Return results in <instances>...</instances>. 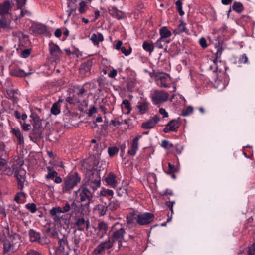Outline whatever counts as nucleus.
<instances>
[{
    "instance_id": "nucleus-1",
    "label": "nucleus",
    "mask_w": 255,
    "mask_h": 255,
    "mask_svg": "<svg viewBox=\"0 0 255 255\" xmlns=\"http://www.w3.org/2000/svg\"><path fill=\"white\" fill-rule=\"evenodd\" d=\"M85 180L84 184L75 193L81 202L88 201L86 204L81 205L80 207L86 208L89 211V204L92 201L93 193L100 186L99 172L96 169H87Z\"/></svg>"
},
{
    "instance_id": "nucleus-2",
    "label": "nucleus",
    "mask_w": 255,
    "mask_h": 255,
    "mask_svg": "<svg viewBox=\"0 0 255 255\" xmlns=\"http://www.w3.org/2000/svg\"><path fill=\"white\" fill-rule=\"evenodd\" d=\"M15 171V177L18 182V188L22 190L24 187V183L25 181L26 171L21 167L15 168L13 165H8V160L0 157V174L11 176Z\"/></svg>"
},
{
    "instance_id": "nucleus-3",
    "label": "nucleus",
    "mask_w": 255,
    "mask_h": 255,
    "mask_svg": "<svg viewBox=\"0 0 255 255\" xmlns=\"http://www.w3.org/2000/svg\"><path fill=\"white\" fill-rule=\"evenodd\" d=\"M125 227V224L117 222L111 228V238L114 242H118L119 248L122 246V242L125 241L124 239L126 233Z\"/></svg>"
},
{
    "instance_id": "nucleus-4",
    "label": "nucleus",
    "mask_w": 255,
    "mask_h": 255,
    "mask_svg": "<svg viewBox=\"0 0 255 255\" xmlns=\"http://www.w3.org/2000/svg\"><path fill=\"white\" fill-rule=\"evenodd\" d=\"M81 181V177L77 173L69 175L64 180L62 185V191L64 193H70L71 190Z\"/></svg>"
},
{
    "instance_id": "nucleus-5",
    "label": "nucleus",
    "mask_w": 255,
    "mask_h": 255,
    "mask_svg": "<svg viewBox=\"0 0 255 255\" xmlns=\"http://www.w3.org/2000/svg\"><path fill=\"white\" fill-rule=\"evenodd\" d=\"M19 236L17 234H14L13 236H9L3 244L4 252H15L19 247Z\"/></svg>"
},
{
    "instance_id": "nucleus-6",
    "label": "nucleus",
    "mask_w": 255,
    "mask_h": 255,
    "mask_svg": "<svg viewBox=\"0 0 255 255\" xmlns=\"http://www.w3.org/2000/svg\"><path fill=\"white\" fill-rule=\"evenodd\" d=\"M154 218V216L152 213L145 212L136 214L135 220L138 224L140 225H145L151 223Z\"/></svg>"
},
{
    "instance_id": "nucleus-7",
    "label": "nucleus",
    "mask_w": 255,
    "mask_h": 255,
    "mask_svg": "<svg viewBox=\"0 0 255 255\" xmlns=\"http://www.w3.org/2000/svg\"><path fill=\"white\" fill-rule=\"evenodd\" d=\"M151 97L155 104H158L166 101L168 99L169 94L163 91L156 90L151 94Z\"/></svg>"
},
{
    "instance_id": "nucleus-8",
    "label": "nucleus",
    "mask_w": 255,
    "mask_h": 255,
    "mask_svg": "<svg viewBox=\"0 0 255 255\" xmlns=\"http://www.w3.org/2000/svg\"><path fill=\"white\" fill-rule=\"evenodd\" d=\"M155 81L158 86L167 87L170 83V77L167 74H159L156 76Z\"/></svg>"
},
{
    "instance_id": "nucleus-9",
    "label": "nucleus",
    "mask_w": 255,
    "mask_h": 255,
    "mask_svg": "<svg viewBox=\"0 0 255 255\" xmlns=\"http://www.w3.org/2000/svg\"><path fill=\"white\" fill-rule=\"evenodd\" d=\"M114 242L112 239L108 238L107 240L98 245L95 249L94 252L97 254H100L105 250L111 248L113 246Z\"/></svg>"
},
{
    "instance_id": "nucleus-10",
    "label": "nucleus",
    "mask_w": 255,
    "mask_h": 255,
    "mask_svg": "<svg viewBox=\"0 0 255 255\" xmlns=\"http://www.w3.org/2000/svg\"><path fill=\"white\" fill-rule=\"evenodd\" d=\"M142 137V135H137L132 141L131 146L128 151V154L134 156L138 149V141Z\"/></svg>"
},
{
    "instance_id": "nucleus-11",
    "label": "nucleus",
    "mask_w": 255,
    "mask_h": 255,
    "mask_svg": "<svg viewBox=\"0 0 255 255\" xmlns=\"http://www.w3.org/2000/svg\"><path fill=\"white\" fill-rule=\"evenodd\" d=\"M160 118L155 115L146 122L142 124L141 127L144 129H151L154 127L156 124L159 121Z\"/></svg>"
},
{
    "instance_id": "nucleus-12",
    "label": "nucleus",
    "mask_w": 255,
    "mask_h": 255,
    "mask_svg": "<svg viewBox=\"0 0 255 255\" xmlns=\"http://www.w3.org/2000/svg\"><path fill=\"white\" fill-rule=\"evenodd\" d=\"M75 225L79 231H84L85 228L89 229L90 222L89 220L86 221L83 217L77 218L75 222Z\"/></svg>"
},
{
    "instance_id": "nucleus-13",
    "label": "nucleus",
    "mask_w": 255,
    "mask_h": 255,
    "mask_svg": "<svg viewBox=\"0 0 255 255\" xmlns=\"http://www.w3.org/2000/svg\"><path fill=\"white\" fill-rule=\"evenodd\" d=\"M49 50L50 54L55 59H57L62 53L59 46L53 42L49 43Z\"/></svg>"
},
{
    "instance_id": "nucleus-14",
    "label": "nucleus",
    "mask_w": 255,
    "mask_h": 255,
    "mask_svg": "<svg viewBox=\"0 0 255 255\" xmlns=\"http://www.w3.org/2000/svg\"><path fill=\"white\" fill-rule=\"evenodd\" d=\"M71 207H75L74 211H73V213L75 214H79V213L81 214H84L83 211H80V207L77 206L75 202H73L71 205L69 203H66L62 207V211L64 213H67L70 210Z\"/></svg>"
},
{
    "instance_id": "nucleus-15",
    "label": "nucleus",
    "mask_w": 255,
    "mask_h": 255,
    "mask_svg": "<svg viewBox=\"0 0 255 255\" xmlns=\"http://www.w3.org/2000/svg\"><path fill=\"white\" fill-rule=\"evenodd\" d=\"M179 124L178 121L176 120H172L166 125L164 129V132L167 133L170 131H176L179 128Z\"/></svg>"
},
{
    "instance_id": "nucleus-16",
    "label": "nucleus",
    "mask_w": 255,
    "mask_h": 255,
    "mask_svg": "<svg viewBox=\"0 0 255 255\" xmlns=\"http://www.w3.org/2000/svg\"><path fill=\"white\" fill-rule=\"evenodd\" d=\"M222 53V48H219L216 53V58L214 60V65L216 66V70H219L221 71L222 69L220 67V66L222 65L224 66V63L221 61L219 60L218 59L220 58Z\"/></svg>"
},
{
    "instance_id": "nucleus-17",
    "label": "nucleus",
    "mask_w": 255,
    "mask_h": 255,
    "mask_svg": "<svg viewBox=\"0 0 255 255\" xmlns=\"http://www.w3.org/2000/svg\"><path fill=\"white\" fill-rule=\"evenodd\" d=\"M11 9V5L9 1H5L0 3V14L1 15L9 13Z\"/></svg>"
},
{
    "instance_id": "nucleus-18",
    "label": "nucleus",
    "mask_w": 255,
    "mask_h": 255,
    "mask_svg": "<svg viewBox=\"0 0 255 255\" xmlns=\"http://www.w3.org/2000/svg\"><path fill=\"white\" fill-rule=\"evenodd\" d=\"M45 178L46 180H54L56 184H60L62 182V178L58 176V173L55 171L48 172Z\"/></svg>"
},
{
    "instance_id": "nucleus-19",
    "label": "nucleus",
    "mask_w": 255,
    "mask_h": 255,
    "mask_svg": "<svg viewBox=\"0 0 255 255\" xmlns=\"http://www.w3.org/2000/svg\"><path fill=\"white\" fill-rule=\"evenodd\" d=\"M123 42L121 40H119L117 42L116 44L115 45V48L117 50H121L122 53L124 54L125 56H127L130 55L131 53V48L129 47L128 49H126V48L122 46Z\"/></svg>"
},
{
    "instance_id": "nucleus-20",
    "label": "nucleus",
    "mask_w": 255,
    "mask_h": 255,
    "mask_svg": "<svg viewBox=\"0 0 255 255\" xmlns=\"http://www.w3.org/2000/svg\"><path fill=\"white\" fill-rule=\"evenodd\" d=\"M116 178V176L113 173H110L106 178V182L111 187L115 188L117 184Z\"/></svg>"
},
{
    "instance_id": "nucleus-21",
    "label": "nucleus",
    "mask_w": 255,
    "mask_h": 255,
    "mask_svg": "<svg viewBox=\"0 0 255 255\" xmlns=\"http://www.w3.org/2000/svg\"><path fill=\"white\" fill-rule=\"evenodd\" d=\"M91 40L94 43V45L98 46L100 42H102L104 40L103 35L100 33L97 34L93 33L90 38Z\"/></svg>"
},
{
    "instance_id": "nucleus-22",
    "label": "nucleus",
    "mask_w": 255,
    "mask_h": 255,
    "mask_svg": "<svg viewBox=\"0 0 255 255\" xmlns=\"http://www.w3.org/2000/svg\"><path fill=\"white\" fill-rule=\"evenodd\" d=\"M11 132L17 137L19 144L24 143L23 136L19 129L15 128H12Z\"/></svg>"
},
{
    "instance_id": "nucleus-23",
    "label": "nucleus",
    "mask_w": 255,
    "mask_h": 255,
    "mask_svg": "<svg viewBox=\"0 0 255 255\" xmlns=\"http://www.w3.org/2000/svg\"><path fill=\"white\" fill-rule=\"evenodd\" d=\"M29 235L30 240L32 242H37L40 238V234L39 232L35 231L33 229H30L29 231Z\"/></svg>"
},
{
    "instance_id": "nucleus-24",
    "label": "nucleus",
    "mask_w": 255,
    "mask_h": 255,
    "mask_svg": "<svg viewBox=\"0 0 255 255\" xmlns=\"http://www.w3.org/2000/svg\"><path fill=\"white\" fill-rule=\"evenodd\" d=\"M159 33L160 37L164 39H168L167 38L172 35L171 32L166 27H161L160 29Z\"/></svg>"
},
{
    "instance_id": "nucleus-25",
    "label": "nucleus",
    "mask_w": 255,
    "mask_h": 255,
    "mask_svg": "<svg viewBox=\"0 0 255 255\" xmlns=\"http://www.w3.org/2000/svg\"><path fill=\"white\" fill-rule=\"evenodd\" d=\"M148 107V103L146 102H139L136 106L138 112L140 114H143L146 113Z\"/></svg>"
},
{
    "instance_id": "nucleus-26",
    "label": "nucleus",
    "mask_w": 255,
    "mask_h": 255,
    "mask_svg": "<svg viewBox=\"0 0 255 255\" xmlns=\"http://www.w3.org/2000/svg\"><path fill=\"white\" fill-rule=\"evenodd\" d=\"M109 11L110 15L118 19H121L123 17V13L115 7H111Z\"/></svg>"
},
{
    "instance_id": "nucleus-27",
    "label": "nucleus",
    "mask_w": 255,
    "mask_h": 255,
    "mask_svg": "<svg viewBox=\"0 0 255 255\" xmlns=\"http://www.w3.org/2000/svg\"><path fill=\"white\" fill-rule=\"evenodd\" d=\"M119 207V203L117 200L111 199L110 202L107 206L108 210L114 211L117 210Z\"/></svg>"
},
{
    "instance_id": "nucleus-28",
    "label": "nucleus",
    "mask_w": 255,
    "mask_h": 255,
    "mask_svg": "<svg viewBox=\"0 0 255 255\" xmlns=\"http://www.w3.org/2000/svg\"><path fill=\"white\" fill-rule=\"evenodd\" d=\"M171 42V40L164 39L160 37L155 43V46L159 49H162L164 45Z\"/></svg>"
},
{
    "instance_id": "nucleus-29",
    "label": "nucleus",
    "mask_w": 255,
    "mask_h": 255,
    "mask_svg": "<svg viewBox=\"0 0 255 255\" xmlns=\"http://www.w3.org/2000/svg\"><path fill=\"white\" fill-rule=\"evenodd\" d=\"M95 210L98 212V214L101 216L106 214L107 211H108L107 206L105 207L102 204L98 205L96 207Z\"/></svg>"
},
{
    "instance_id": "nucleus-30",
    "label": "nucleus",
    "mask_w": 255,
    "mask_h": 255,
    "mask_svg": "<svg viewBox=\"0 0 255 255\" xmlns=\"http://www.w3.org/2000/svg\"><path fill=\"white\" fill-rule=\"evenodd\" d=\"M52 217H53V221L56 223H59L60 222L61 220H64L65 219L64 223L66 225H69V221L67 220L65 217L66 216V215H62L61 217L58 216L57 214L56 215H51Z\"/></svg>"
},
{
    "instance_id": "nucleus-31",
    "label": "nucleus",
    "mask_w": 255,
    "mask_h": 255,
    "mask_svg": "<svg viewBox=\"0 0 255 255\" xmlns=\"http://www.w3.org/2000/svg\"><path fill=\"white\" fill-rule=\"evenodd\" d=\"M185 25L186 24L184 22H181V23L178 25V27L174 30L173 32L174 34L176 35L180 34L183 32H187Z\"/></svg>"
},
{
    "instance_id": "nucleus-32",
    "label": "nucleus",
    "mask_w": 255,
    "mask_h": 255,
    "mask_svg": "<svg viewBox=\"0 0 255 255\" xmlns=\"http://www.w3.org/2000/svg\"><path fill=\"white\" fill-rule=\"evenodd\" d=\"M121 106L123 110H124V109L126 110L125 112L126 114H128L130 112L131 108L128 100H124L122 103Z\"/></svg>"
},
{
    "instance_id": "nucleus-33",
    "label": "nucleus",
    "mask_w": 255,
    "mask_h": 255,
    "mask_svg": "<svg viewBox=\"0 0 255 255\" xmlns=\"http://www.w3.org/2000/svg\"><path fill=\"white\" fill-rule=\"evenodd\" d=\"M232 8L234 11L240 13L243 10L244 7L241 2H235L233 5Z\"/></svg>"
},
{
    "instance_id": "nucleus-34",
    "label": "nucleus",
    "mask_w": 255,
    "mask_h": 255,
    "mask_svg": "<svg viewBox=\"0 0 255 255\" xmlns=\"http://www.w3.org/2000/svg\"><path fill=\"white\" fill-rule=\"evenodd\" d=\"M0 28L3 29L10 28L9 23L4 17L2 16L0 18Z\"/></svg>"
},
{
    "instance_id": "nucleus-35",
    "label": "nucleus",
    "mask_w": 255,
    "mask_h": 255,
    "mask_svg": "<svg viewBox=\"0 0 255 255\" xmlns=\"http://www.w3.org/2000/svg\"><path fill=\"white\" fill-rule=\"evenodd\" d=\"M97 228L98 230L100 232H101L102 234L103 235L106 233L108 229V227L107 225L105 222H101L99 223Z\"/></svg>"
},
{
    "instance_id": "nucleus-36",
    "label": "nucleus",
    "mask_w": 255,
    "mask_h": 255,
    "mask_svg": "<svg viewBox=\"0 0 255 255\" xmlns=\"http://www.w3.org/2000/svg\"><path fill=\"white\" fill-rule=\"evenodd\" d=\"M31 74V72L26 73V72H25L22 70H15L11 72V74L12 75H14V76H17V77H23V76H26L27 75H30Z\"/></svg>"
},
{
    "instance_id": "nucleus-37",
    "label": "nucleus",
    "mask_w": 255,
    "mask_h": 255,
    "mask_svg": "<svg viewBox=\"0 0 255 255\" xmlns=\"http://www.w3.org/2000/svg\"><path fill=\"white\" fill-rule=\"evenodd\" d=\"M62 213H64L62 211V208L59 206L54 207L49 211L50 215H56V214Z\"/></svg>"
},
{
    "instance_id": "nucleus-38",
    "label": "nucleus",
    "mask_w": 255,
    "mask_h": 255,
    "mask_svg": "<svg viewBox=\"0 0 255 255\" xmlns=\"http://www.w3.org/2000/svg\"><path fill=\"white\" fill-rule=\"evenodd\" d=\"M25 198V194L23 192L18 193L15 197V201L20 203L24 201Z\"/></svg>"
},
{
    "instance_id": "nucleus-39",
    "label": "nucleus",
    "mask_w": 255,
    "mask_h": 255,
    "mask_svg": "<svg viewBox=\"0 0 255 255\" xmlns=\"http://www.w3.org/2000/svg\"><path fill=\"white\" fill-rule=\"evenodd\" d=\"M143 48L146 51L151 53L154 50V45L151 43L144 42L142 45Z\"/></svg>"
},
{
    "instance_id": "nucleus-40",
    "label": "nucleus",
    "mask_w": 255,
    "mask_h": 255,
    "mask_svg": "<svg viewBox=\"0 0 255 255\" xmlns=\"http://www.w3.org/2000/svg\"><path fill=\"white\" fill-rule=\"evenodd\" d=\"M51 112L52 114L54 115H58L60 112V110L59 105H58V103H55L53 104L51 109Z\"/></svg>"
},
{
    "instance_id": "nucleus-41",
    "label": "nucleus",
    "mask_w": 255,
    "mask_h": 255,
    "mask_svg": "<svg viewBox=\"0 0 255 255\" xmlns=\"http://www.w3.org/2000/svg\"><path fill=\"white\" fill-rule=\"evenodd\" d=\"M35 30L39 34H43L46 32L47 29L43 24H39L36 26Z\"/></svg>"
},
{
    "instance_id": "nucleus-42",
    "label": "nucleus",
    "mask_w": 255,
    "mask_h": 255,
    "mask_svg": "<svg viewBox=\"0 0 255 255\" xmlns=\"http://www.w3.org/2000/svg\"><path fill=\"white\" fill-rule=\"evenodd\" d=\"M113 194V190L110 189H103L100 193V195L103 196H112Z\"/></svg>"
},
{
    "instance_id": "nucleus-43",
    "label": "nucleus",
    "mask_w": 255,
    "mask_h": 255,
    "mask_svg": "<svg viewBox=\"0 0 255 255\" xmlns=\"http://www.w3.org/2000/svg\"><path fill=\"white\" fill-rule=\"evenodd\" d=\"M135 215L130 214L127 216L126 221L128 225H131L134 223V220H135Z\"/></svg>"
},
{
    "instance_id": "nucleus-44",
    "label": "nucleus",
    "mask_w": 255,
    "mask_h": 255,
    "mask_svg": "<svg viewBox=\"0 0 255 255\" xmlns=\"http://www.w3.org/2000/svg\"><path fill=\"white\" fill-rule=\"evenodd\" d=\"M26 208L32 213H34L36 210V206L34 203H28L25 205Z\"/></svg>"
},
{
    "instance_id": "nucleus-45",
    "label": "nucleus",
    "mask_w": 255,
    "mask_h": 255,
    "mask_svg": "<svg viewBox=\"0 0 255 255\" xmlns=\"http://www.w3.org/2000/svg\"><path fill=\"white\" fill-rule=\"evenodd\" d=\"M87 9V5L86 3L84 1H81L79 3V7L78 8V11L80 13H84L85 12Z\"/></svg>"
},
{
    "instance_id": "nucleus-46",
    "label": "nucleus",
    "mask_w": 255,
    "mask_h": 255,
    "mask_svg": "<svg viewBox=\"0 0 255 255\" xmlns=\"http://www.w3.org/2000/svg\"><path fill=\"white\" fill-rule=\"evenodd\" d=\"M193 109H194L192 106H188L185 110L182 111V115L183 116H187L190 115L192 113Z\"/></svg>"
},
{
    "instance_id": "nucleus-47",
    "label": "nucleus",
    "mask_w": 255,
    "mask_h": 255,
    "mask_svg": "<svg viewBox=\"0 0 255 255\" xmlns=\"http://www.w3.org/2000/svg\"><path fill=\"white\" fill-rule=\"evenodd\" d=\"M118 151L119 149L117 147H112L108 148V153L111 157L114 156L118 153Z\"/></svg>"
},
{
    "instance_id": "nucleus-48",
    "label": "nucleus",
    "mask_w": 255,
    "mask_h": 255,
    "mask_svg": "<svg viewBox=\"0 0 255 255\" xmlns=\"http://www.w3.org/2000/svg\"><path fill=\"white\" fill-rule=\"evenodd\" d=\"M176 6L177 9L180 15H183L184 14V11L182 10V2L180 0H177L176 2Z\"/></svg>"
},
{
    "instance_id": "nucleus-49",
    "label": "nucleus",
    "mask_w": 255,
    "mask_h": 255,
    "mask_svg": "<svg viewBox=\"0 0 255 255\" xmlns=\"http://www.w3.org/2000/svg\"><path fill=\"white\" fill-rule=\"evenodd\" d=\"M31 53V50L29 49H26L23 50L20 53V57L26 58L28 57Z\"/></svg>"
},
{
    "instance_id": "nucleus-50",
    "label": "nucleus",
    "mask_w": 255,
    "mask_h": 255,
    "mask_svg": "<svg viewBox=\"0 0 255 255\" xmlns=\"http://www.w3.org/2000/svg\"><path fill=\"white\" fill-rule=\"evenodd\" d=\"M19 9L23 8L26 3L27 0H16Z\"/></svg>"
},
{
    "instance_id": "nucleus-51",
    "label": "nucleus",
    "mask_w": 255,
    "mask_h": 255,
    "mask_svg": "<svg viewBox=\"0 0 255 255\" xmlns=\"http://www.w3.org/2000/svg\"><path fill=\"white\" fill-rule=\"evenodd\" d=\"M248 255H255V242L249 247Z\"/></svg>"
},
{
    "instance_id": "nucleus-52",
    "label": "nucleus",
    "mask_w": 255,
    "mask_h": 255,
    "mask_svg": "<svg viewBox=\"0 0 255 255\" xmlns=\"http://www.w3.org/2000/svg\"><path fill=\"white\" fill-rule=\"evenodd\" d=\"M161 145L164 148H170L173 146V145L172 144H169V142L166 140H163L162 141Z\"/></svg>"
},
{
    "instance_id": "nucleus-53",
    "label": "nucleus",
    "mask_w": 255,
    "mask_h": 255,
    "mask_svg": "<svg viewBox=\"0 0 255 255\" xmlns=\"http://www.w3.org/2000/svg\"><path fill=\"white\" fill-rule=\"evenodd\" d=\"M48 240L47 239L46 237H43L42 238H40L38 243L41 245H46L48 243Z\"/></svg>"
},
{
    "instance_id": "nucleus-54",
    "label": "nucleus",
    "mask_w": 255,
    "mask_h": 255,
    "mask_svg": "<svg viewBox=\"0 0 255 255\" xmlns=\"http://www.w3.org/2000/svg\"><path fill=\"white\" fill-rule=\"evenodd\" d=\"M29 14V11H28L26 9L22 8L21 9L20 14L19 15V16H18V18H21L23 17V16H24L25 15H28Z\"/></svg>"
},
{
    "instance_id": "nucleus-55",
    "label": "nucleus",
    "mask_w": 255,
    "mask_h": 255,
    "mask_svg": "<svg viewBox=\"0 0 255 255\" xmlns=\"http://www.w3.org/2000/svg\"><path fill=\"white\" fill-rule=\"evenodd\" d=\"M199 43L202 48H206L207 47V45L206 44V40L203 37L200 39Z\"/></svg>"
},
{
    "instance_id": "nucleus-56",
    "label": "nucleus",
    "mask_w": 255,
    "mask_h": 255,
    "mask_svg": "<svg viewBox=\"0 0 255 255\" xmlns=\"http://www.w3.org/2000/svg\"><path fill=\"white\" fill-rule=\"evenodd\" d=\"M248 58L246 54L242 55L239 59V62L241 63H246L247 62Z\"/></svg>"
},
{
    "instance_id": "nucleus-57",
    "label": "nucleus",
    "mask_w": 255,
    "mask_h": 255,
    "mask_svg": "<svg viewBox=\"0 0 255 255\" xmlns=\"http://www.w3.org/2000/svg\"><path fill=\"white\" fill-rule=\"evenodd\" d=\"M159 112L160 114L163 115V118H166L168 116V114L166 112L165 109L164 108H160L159 110Z\"/></svg>"
},
{
    "instance_id": "nucleus-58",
    "label": "nucleus",
    "mask_w": 255,
    "mask_h": 255,
    "mask_svg": "<svg viewBox=\"0 0 255 255\" xmlns=\"http://www.w3.org/2000/svg\"><path fill=\"white\" fill-rule=\"evenodd\" d=\"M5 146L3 142L0 141V154H2L3 152L6 154V152L5 150Z\"/></svg>"
},
{
    "instance_id": "nucleus-59",
    "label": "nucleus",
    "mask_w": 255,
    "mask_h": 255,
    "mask_svg": "<svg viewBox=\"0 0 255 255\" xmlns=\"http://www.w3.org/2000/svg\"><path fill=\"white\" fill-rule=\"evenodd\" d=\"M124 194H126V190L125 188H119V190L117 191V195L121 197Z\"/></svg>"
},
{
    "instance_id": "nucleus-60",
    "label": "nucleus",
    "mask_w": 255,
    "mask_h": 255,
    "mask_svg": "<svg viewBox=\"0 0 255 255\" xmlns=\"http://www.w3.org/2000/svg\"><path fill=\"white\" fill-rule=\"evenodd\" d=\"M0 214H2V215L6 216V214L5 213V208L3 206V204L2 203H1L0 202Z\"/></svg>"
},
{
    "instance_id": "nucleus-61",
    "label": "nucleus",
    "mask_w": 255,
    "mask_h": 255,
    "mask_svg": "<svg viewBox=\"0 0 255 255\" xmlns=\"http://www.w3.org/2000/svg\"><path fill=\"white\" fill-rule=\"evenodd\" d=\"M27 255H41V254L34 250H31L28 251Z\"/></svg>"
},
{
    "instance_id": "nucleus-62",
    "label": "nucleus",
    "mask_w": 255,
    "mask_h": 255,
    "mask_svg": "<svg viewBox=\"0 0 255 255\" xmlns=\"http://www.w3.org/2000/svg\"><path fill=\"white\" fill-rule=\"evenodd\" d=\"M96 111V108L95 107H92L89 109L88 114L89 116H91L93 114L95 113Z\"/></svg>"
},
{
    "instance_id": "nucleus-63",
    "label": "nucleus",
    "mask_w": 255,
    "mask_h": 255,
    "mask_svg": "<svg viewBox=\"0 0 255 255\" xmlns=\"http://www.w3.org/2000/svg\"><path fill=\"white\" fill-rule=\"evenodd\" d=\"M117 74V71L115 69H113L109 73L108 75L111 78L115 77Z\"/></svg>"
},
{
    "instance_id": "nucleus-64",
    "label": "nucleus",
    "mask_w": 255,
    "mask_h": 255,
    "mask_svg": "<svg viewBox=\"0 0 255 255\" xmlns=\"http://www.w3.org/2000/svg\"><path fill=\"white\" fill-rule=\"evenodd\" d=\"M58 243L60 245V247L63 249L64 246L66 244V240H65V239H59Z\"/></svg>"
}]
</instances>
